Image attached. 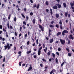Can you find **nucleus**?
<instances>
[{"label":"nucleus","mask_w":74,"mask_h":74,"mask_svg":"<svg viewBox=\"0 0 74 74\" xmlns=\"http://www.w3.org/2000/svg\"><path fill=\"white\" fill-rule=\"evenodd\" d=\"M5 47V49L6 50L8 48V49H10V45L8 43H7V45H5L4 46Z\"/></svg>","instance_id":"nucleus-1"},{"label":"nucleus","mask_w":74,"mask_h":74,"mask_svg":"<svg viewBox=\"0 0 74 74\" xmlns=\"http://www.w3.org/2000/svg\"><path fill=\"white\" fill-rule=\"evenodd\" d=\"M42 49V47H41L38 49V55L39 56L41 54V51Z\"/></svg>","instance_id":"nucleus-2"},{"label":"nucleus","mask_w":74,"mask_h":74,"mask_svg":"<svg viewBox=\"0 0 74 74\" xmlns=\"http://www.w3.org/2000/svg\"><path fill=\"white\" fill-rule=\"evenodd\" d=\"M40 7V4H38L37 5H37H36V4H34L33 5V8H36H36H37V9H38L39 8V7Z\"/></svg>","instance_id":"nucleus-3"},{"label":"nucleus","mask_w":74,"mask_h":74,"mask_svg":"<svg viewBox=\"0 0 74 74\" xmlns=\"http://www.w3.org/2000/svg\"><path fill=\"white\" fill-rule=\"evenodd\" d=\"M38 25L39 26V27L40 29H41V30L43 32L44 31V27H42L41 25H40L39 24H38Z\"/></svg>","instance_id":"nucleus-4"},{"label":"nucleus","mask_w":74,"mask_h":74,"mask_svg":"<svg viewBox=\"0 0 74 74\" xmlns=\"http://www.w3.org/2000/svg\"><path fill=\"white\" fill-rule=\"evenodd\" d=\"M60 40L62 44V45H64V44H65V40L61 39H60Z\"/></svg>","instance_id":"nucleus-5"},{"label":"nucleus","mask_w":74,"mask_h":74,"mask_svg":"<svg viewBox=\"0 0 74 74\" xmlns=\"http://www.w3.org/2000/svg\"><path fill=\"white\" fill-rule=\"evenodd\" d=\"M69 39H71L72 40L74 39V37H73V35L71 34L69 35Z\"/></svg>","instance_id":"nucleus-6"},{"label":"nucleus","mask_w":74,"mask_h":74,"mask_svg":"<svg viewBox=\"0 0 74 74\" xmlns=\"http://www.w3.org/2000/svg\"><path fill=\"white\" fill-rule=\"evenodd\" d=\"M53 42V38H52L49 40V43H52Z\"/></svg>","instance_id":"nucleus-7"},{"label":"nucleus","mask_w":74,"mask_h":74,"mask_svg":"<svg viewBox=\"0 0 74 74\" xmlns=\"http://www.w3.org/2000/svg\"><path fill=\"white\" fill-rule=\"evenodd\" d=\"M45 52V53H47V51H48V48L47 47H46L45 49H44L43 50Z\"/></svg>","instance_id":"nucleus-8"},{"label":"nucleus","mask_w":74,"mask_h":74,"mask_svg":"<svg viewBox=\"0 0 74 74\" xmlns=\"http://www.w3.org/2000/svg\"><path fill=\"white\" fill-rule=\"evenodd\" d=\"M55 69H53V70H52L50 73V74H52V73H54V72H55Z\"/></svg>","instance_id":"nucleus-9"},{"label":"nucleus","mask_w":74,"mask_h":74,"mask_svg":"<svg viewBox=\"0 0 74 74\" xmlns=\"http://www.w3.org/2000/svg\"><path fill=\"white\" fill-rule=\"evenodd\" d=\"M33 69V68H31L30 67H29V69H27L28 71H29Z\"/></svg>","instance_id":"nucleus-10"},{"label":"nucleus","mask_w":74,"mask_h":74,"mask_svg":"<svg viewBox=\"0 0 74 74\" xmlns=\"http://www.w3.org/2000/svg\"><path fill=\"white\" fill-rule=\"evenodd\" d=\"M63 32L64 33H69V32L67 31V30H65L63 31Z\"/></svg>","instance_id":"nucleus-11"},{"label":"nucleus","mask_w":74,"mask_h":74,"mask_svg":"<svg viewBox=\"0 0 74 74\" xmlns=\"http://www.w3.org/2000/svg\"><path fill=\"white\" fill-rule=\"evenodd\" d=\"M53 9H58V6L56 5L54 6H53Z\"/></svg>","instance_id":"nucleus-12"},{"label":"nucleus","mask_w":74,"mask_h":74,"mask_svg":"<svg viewBox=\"0 0 74 74\" xmlns=\"http://www.w3.org/2000/svg\"><path fill=\"white\" fill-rule=\"evenodd\" d=\"M63 5L64 7L65 8H66L67 7V5H66V3H63Z\"/></svg>","instance_id":"nucleus-13"},{"label":"nucleus","mask_w":74,"mask_h":74,"mask_svg":"<svg viewBox=\"0 0 74 74\" xmlns=\"http://www.w3.org/2000/svg\"><path fill=\"white\" fill-rule=\"evenodd\" d=\"M57 5L58 7V8H61V5H60L59 4H58Z\"/></svg>","instance_id":"nucleus-14"},{"label":"nucleus","mask_w":74,"mask_h":74,"mask_svg":"<svg viewBox=\"0 0 74 74\" xmlns=\"http://www.w3.org/2000/svg\"><path fill=\"white\" fill-rule=\"evenodd\" d=\"M70 5H71V7H74V2H73V3H72V2H71Z\"/></svg>","instance_id":"nucleus-15"},{"label":"nucleus","mask_w":74,"mask_h":74,"mask_svg":"<svg viewBox=\"0 0 74 74\" xmlns=\"http://www.w3.org/2000/svg\"><path fill=\"white\" fill-rule=\"evenodd\" d=\"M32 22L34 24L36 23V19H33L32 20Z\"/></svg>","instance_id":"nucleus-16"},{"label":"nucleus","mask_w":74,"mask_h":74,"mask_svg":"<svg viewBox=\"0 0 74 74\" xmlns=\"http://www.w3.org/2000/svg\"><path fill=\"white\" fill-rule=\"evenodd\" d=\"M67 15H68V12H65V17H67Z\"/></svg>","instance_id":"nucleus-17"},{"label":"nucleus","mask_w":74,"mask_h":74,"mask_svg":"<svg viewBox=\"0 0 74 74\" xmlns=\"http://www.w3.org/2000/svg\"><path fill=\"white\" fill-rule=\"evenodd\" d=\"M61 32H58L56 35L57 36H59V35H60V34H61Z\"/></svg>","instance_id":"nucleus-18"},{"label":"nucleus","mask_w":74,"mask_h":74,"mask_svg":"<svg viewBox=\"0 0 74 74\" xmlns=\"http://www.w3.org/2000/svg\"><path fill=\"white\" fill-rule=\"evenodd\" d=\"M56 18H58V17H59V15L58 14H56Z\"/></svg>","instance_id":"nucleus-19"},{"label":"nucleus","mask_w":74,"mask_h":74,"mask_svg":"<svg viewBox=\"0 0 74 74\" xmlns=\"http://www.w3.org/2000/svg\"><path fill=\"white\" fill-rule=\"evenodd\" d=\"M50 14L51 15H52L53 14V13L52 12V9H50Z\"/></svg>","instance_id":"nucleus-20"},{"label":"nucleus","mask_w":74,"mask_h":74,"mask_svg":"<svg viewBox=\"0 0 74 74\" xmlns=\"http://www.w3.org/2000/svg\"><path fill=\"white\" fill-rule=\"evenodd\" d=\"M31 53V51H27V54H29V53Z\"/></svg>","instance_id":"nucleus-21"},{"label":"nucleus","mask_w":74,"mask_h":74,"mask_svg":"<svg viewBox=\"0 0 74 74\" xmlns=\"http://www.w3.org/2000/svg\"><path fill=\"white\" fill-rule=\"evenodd\" d=\"M21 15L23 18H25V16L24 15V14H23V13L21 14Z\"/></svg>","instance_id":"nucleus-22"},{"label":"nucleus","mask_w":74,"mask_h":74,"mask_svg":"<svg viewBox=\"0 0 74 74\" xmlns=\"http://www.w3.org/2000/svg\"><path fill=\"white\" fill-rule=\"evenodd\" d=\"M50 54H51V51H49L47 53V55L48 56H49V55H50Z\"/></svg>","instance_id":"nucleus-23"},{"label":"nucleus","mask_w":74,"mask_h":74,"mask_svg":"<svg viewBox=\"0 0 74 74\" xmlns=\"http://www.w3.org/2000/svg\"><path fill=\"white\" fill-rule=\"evenodd\" d=\"M36 43L37 45L38 44V39H37L36 40Z\"/></svg>","instance_id":"nucleus-24"},{"label":"nucleus","mask_w":74,"mask_h":74,"mask_svg":"<svg viewBox=\"0 0 74 74\" xmlns=\"http://www.w3.org/2000/svg\"><path fill=\"white\" fill-rule=\"evenodd\" d=\"M64 64V62H63L61 65V66L62 67H63V66Z\"/></svg>","instance_id":"nucleus-25"},{"label":"nucleus","mask_w":74,"mask_h":74,"mask_svg":"<svg viewBox=\"0 0 74 74\" xmlns=\"http://www.w3.org/2000/svg\"><path fill=\"white\" fill-rule=\"evenodd\" d=\"M49 26L50 27H54V26L52 25H50Z\"/></svg>","instance_id":"nucleus-26"},{"label":"nucleus","mask_w":74,"mask_h":74,"mask_svg":"<svg viewBox=\"0 0 74 74\" xmlns=\"http://www.w3.org/2000/svg\"><path fill=\"white\" fill-rule=\"evenodd\" d=\"M56 62L57 63H58V59L57 58H56Z\"/></svg>","instance_id":"nucleus-27"},{"label":"nucleus","mask_w":74,"mask_h":74,"mask_svg":"<svg viewBox=\"0 0 74 74\" xmlns=\"http://www.w3.org/2000/svg\"><path fill=\"white\" fill-rule=\"evenodd\" d=\"M60 29L61 30H62V29H63V26L62 25H60Z\"/></svg>","instance_id":"nucleus-28"},{"label":"nucleus","mask_w":74,"mask_h":74,"mask_svg":"<svg viewBox=\"0 0 74 74\" xmlns=\"http://www.w3.org/2000/svg\"><path fill=\"white\" fill-rule=\"evenodd\" d=\"M68 55L69 56H71V53H68Z\"/></svg>","instance_id":"nucleus-29"},{"label":"nucleus","mask_w":74,"mask_h":74,"mask_svg":"<svg viewBox=\"0 0 74 74\" xmlns=\"http://www.w3.org/2000/svg\"><path fill=\"white\" fill-rule=\"evenodd\" d=\"M14 35H15V36L16 37L17 36V33H16V32H14Z\"/></svg>","instance_id":"nucleus-30"},{"label":"nucleus","mask_w":74,"mask_h":74,"mask_svg":"<svg viewBox=\"0 0 74 74\" xmlns=\"http://www.w3.org/2000/svg\"><path fill=\"white\" fill-rule=\"evenodd\" d=\"M23 25H26V22L25 21H23Z\"/></svg>","instance_id":"nucleus-31"},{"label":"nucleus","mask_w":74,"mask_h":74,"mask_svg":"<svg viewBox=\"0 0 74 74\" xmlns=\"http://www.w3.org/2000/svg\"><path fill=\"white\" fill-rule=\"evenodd\" d=\"M14 22H16V17H15L14 18Z\"/></svg>","instance_id":"nucleus-32"},{"label":"nucleus","mask_w":74,"mask_h":74,"mask_svg":"<svg viewBox=\"0 0 74 74\" xmlns=\"http://www.w3.org/2000/svg\"><path fill=\"white\" fill-rule=\"evenodd\" d=\"M3 30L4 32H7V30H5V29H4V28H3Z\"/></svg>","instance_id":"nucleus-33"},{"label":"nucleus","mask_w":74,"mask_h":74,"mask_svg":"<svg viewBox=\"0 0 74 74\" xmlns=\"http://www.w3.org/2000/svg\"><path fill=\"white\" fill-rule=\"evenodd\" d=\"M46 5H48L49 4H48V1H46Z\"/></svg>","instance_id":"nucleus-34"},{"label":"nucleus","mask_w":74,"mask_h":74,"mask_svg":"<svg viewBox=\"0 0 74 74\" xmlns=\"http://www.w3.org/2000/svg\"><path fill=\"white\" fill-rule=\"evenodd\" d=\"M11 17V14H9L8 17V19H10V17Z\"/></svg>","instance_id":"nucleus-35"},{"label":"nucleus","mask_w":74,"mask_h":74,"mask_svg":"<svg viewBox=\"0 0 74 74\" xmlns=\"http://www.w3.org/2000/svg\"><path fill=\"white\" fill-rule=\"evenodd\" d=\"M56 27L58 28H59V25H58L56 24Z\"/></svg>","instance_id":"nucleus-36"},{"label":"nucleus","mask_w":74,"mask_h":74,"mask_svg":"<svg viewBox=\"0 0 74 74\" xmlns=\"http://www.w3.org/2000/svg\"><path fill=\"white\" fill-rule=\"evenodd\" d=\"M52 55L53 58H55V54L52 53Z\"/></svg>","instance_id":"nucleus-37"},{"label":"nucleus","mask_w":74,"mask_h":74,"mask_svg":"<svg viewBox=\"0 0 74 74\" xmlns=\"http://www.w3.org/2000/svg\"><path fill=\"white\" fill-rule=\"evenodd\" d=\"M26 19H27V21H28V19H29V17L28 16H26Z\"/></svg>","instance_id":"nucleus-38"},{"label":"nucleus","mask_w":74,"mask_h":74,"mask_svg":"<svg viewBox=\"0 0 74 74\" xmlns=\"http://www.w3.org/2000/svg\"><path fill=\"white\" fill-rule=\"evenodd\" d=\"M22 52L21 51H19L18 52V54H20V55H22Z\"/></svg>","instance_id":"nucleus-39"},{"label":"nucleus","mask_w":74,"mask_h":74,"mask_svg":"<svg viewBox=\"0 0 74 74\" xmlns=\"http://www.w3.org/2000/svg\"><path fill=\"white\" fill-rule=\"evenodd\" d=\"M66 49L68 52H70V50H69V49L68 48H66Z\"/></svg>","instance_id":"nucleus-40"},{"label":"nucleus","mask_w":74,"mask_h":74,"mask_svg":"<svg viewBox=\"0 0 74 74\" xmlns=\"http://www.w3.org/2000/svg\"><path fill=\"white\" fill-rule=\"evenodd\" d=\"M8 27V29H10V27H9V23H7Z\"/></svg>","instance_id":"nucleus-41"},{"label":"nucleus","mask_w":74,"mask_h":74,"mask_svg":"<svg viewBox=\"0 0 74 74\" xmlns=\"http://www.w3.org/2000/svg\"><path fill=\"white\" fill-rule=\"evenodd\" d=\"M59 23L60 25H62V21H61V20L60 21Z\"/></svg>","instance_id":"nucleus-42"},{"label":"nucleus","mask_w":74,"mask_h":74,"mask_svg":"<svg viewBox=\"0 0 74 74\" xmlns=\"http://www.w3.org/2000/svg\"><path fill=\"white\" fill-rule=\"evenodd\" d=\"M29 43H30V42L29 41H28V42H27V45H29Z\"/></svg>","instance_id":"nucleus-43"},{"label":"nucleus","mask_w":74,"mask_h":74,"mask_svg":"<svg viewBox=\"0 0 74 74\" xmlns=\"http://www.w3.org/2000/svg\"><path fill=\"white\" fill-rule=\"evenodd\" d=\"M22 27H21L20 28V32H21L22 31Z\"/></svg>","instance_id":"nucleus-44"},{"label":"nucleus","mask_w":74,"mask_h":74,"mask_svg":"<svg viewBox=\"0 0 74 74\" xmlns=\"http://www.w3.org/2000/svg\"><path fill=\"white\" fill-rule=\"evenodd\" d=\"M24 36L25 38H26V37H27V34H26Z\"/></svg>","instance_id":"nucleus-45"},{"label":"nucleus","mask_w":74,"mask_h":74,"mask_svg":"<svg viewBox=\"0 0 74 74\" xmlns=\"http://www.w3.org/2000/svg\"><path fill=\"white\" fill-rule=\"evenodd\" d=\"M10 28L11 29H13L11 25H10Z\"/></svg>","instance_id":"nucleus-46"},{"label":"nucleus","mask_w":74,"mask_h":74,"mask_svg":"<svg viewBox=\"0 0 74 74\" xmlns=\"http://www.w3.org/2000/svg\"><path fill=\"white\" fill-rule=\"evenodd\" d=\"M58 51H61V49L60 48H58Z\"/></svg>","instance_id":"nucleus-47"},{"label":"nucleus","mask_w":74,"mask_h":74,"mask_svg":"<svg viewBox=\"0 0 74 74\" xmlns=\"http://www.w3.org/2000/svg\"><path fill=\"white\" fill-rule=\"evenodd\" d=\"M42 45L43 47V48H45V44H42Z\"/></svg>","instance_id":"nucleus-48"},{"label":"nucleus","mask_w":74,"mask_h":74,"mask_svg":"<svg viewBox=\"0 0 74 74\" xmlns=\"http://www.w3.org/2000/svg\"><path fill=\"white\" fill-rule=\"evenodd\" d=\"M3 28V26L2 25H0V29H2Z\"/></svg>","instance_id":"nucleus-49"},{"label":"nucleus","mask_w":74,"mask_h":74,"mask_svg":"<svg viewBox=\"0 0 74 74\" xmlns=\"http://www.w3.org/2000/svg\"><path fill=\"white\" fill-rule=\"evenodd\" d=\"M30 15L31 16H32V15H33V13L32 12H31L30 13Z\"/></svg>","instance_id":"nucleus-50"},{"label":"nucleus","mask_w":74,"mask_h":74,"mask_svg":"<svg viewBox=\"0 0 74 74\" xmlns=\"http://www.w3.org/2000/svg\"><path fill=\"white\" fill-rule=\"evenodd\" d=\"M21 63H22V61L19 62V65L20 66H21Z\"/></svg>","instance_id":"nucleus-51"},{"label":"nucleus","mask_w":74,"mask_h":74,"mask_svg":"<svg viewBox=\"0 0 74 74\" xmlns=\"http://www.w3.org/2000/svg\"><path fill=\"white\" fill-rule=\"evenodd\" d=\"M68 44H70V40H69L68 42Z\"/></svg>","instance_id":"nucleus-52"},{"label":"nucleus","mask_w":74,"mask_h":74,"mask_svg":"<svg viewBox=\"0 0 74 74\" xmlns=\"http://www.w3.org/2000/svg\"><path fill=\"white\" fill-rule=\"evenodd\" d=\"M46 11L47 12H49V10H48V9H46Z\"/></svg>","instance_id":"nucleus-53"},{"label":"nucleus","mask_w":74,"mask_h":74,"mask_svg":"<svg viewBox=\"0 0 74 74\" xmlns=\"http://www.w3.org/2000/svg\"><path fill=\"white\" fill-rule=\"evenodd\" d=\"M40 66L41 67H43V65H42V64H40Z\"/></svg>","instance_id":"nucleus-54"},{"label":"nucleus","mask_w":74,"mask_h":74,"mask_svg":"<svg viewBox=\"0 0 74 74\" xmlns=\"http://www.w3.org/2000/svg\"><path fill=\"white\" fill-rule=\"evenodd\" d=\"M64 32H63V31L62 32V36H64V35H65V34H64Z\"/></svg>","instance_id":"nucleus-55"},{"label":"nucleus","mask_w":74,"mask_h":74,"mask_svg":"<svg viewBox=\"0 0 74 74\" xmlns=\"http://www.w3.org/2000/svg\"><path fill=\"white\" fill-rule=\"evenodd\" d=\"M56 1H58V4L60 3V0H56Z\"/></svg>","instance_id":"nucleus-56"},{"label":"nucleus","mask_w":74,"mask_h":74,"mask_svg":"<svg viewBox=\"0 0 74 74\" xmlns=\"http://www.w3.org/2000/svg\"><path fill=\"white\" fill-rule=\"evenodd\" d=\"M26 65V64H23L22 65V67H23V66H25Z\"/></svg>","instance_id":"nucleus-57"},{"label":"nucleus","mask_w":74,"mask_h":74,"mask_svg":"<svg viewBox=\"0 0 74 74\" xmlns=\"http://www.w3.org/2000/svg\"><path fill=\"white\" fill-rule=\"evenodd\" d=\"M56 53L57 54V55H58V56H59V52H57Z\"/></svg>","instance_id":"nucleus-58"},{"label":"nucleus","mask_w":74,"mask_h":74,"mask_svg":"<svg viewBox=\"0 0 74 74\" xmlns=\"http://www.w3.org/2000/svg\"><path fill=\"white\" fill-rule=\"evenodd\" d=\"M34 58H37V56L36 55H34Z\"/></svg>","instance_id":"nucleus-59"},{"label":"nucleus","mask_w":74,"mask_h":74,"mask_svg":"<svg viewBox=\"0 0 74 74\" xmlns=\"http://www.w3.org/2000/svg\"><path fill=\"white\" fill-rule=\"evenodd\" d=\"M53 23H54V22L53 21H52L51 22V24H53Z\"/></svg>","instance_id":"nucleus-60"},{"label":"nucleus","mask_w":74,"mask_h":74,"mask_svg":"<svg viewBox=\"0 0 74 74\" xmlns=\"http://www.w3.org/2000/svg\"><path fill=\"white\" fill-rule=\"evenodd\" d=\"M68 18H70V14H69L68 15Z\"/></svg>","instance_id":"nucleus-61"},{"label":"nucleus","mask_w":74,"mask_h":74,"mask_svg":"<svg viewBox=\"0 0 74 74\" xmlns=\"http://www.w3.org/2000/svg\"><path fill=\"white\" fill-rule=\"evenodd\" d=\"M52 31V30L51 29H49V33H51V31Z\"/></svg>","instance_id":"nucleus-62"},{"label":"nucleus","mask_w":74,"mask_h":74,"mask_svg":"<svg viewBox=\"0 0 74 74\" xmlns=\"http://www.w3.org/2000/svg\"><path fill=\"white\" fill-rule=\"evenodd\" d=\"M30 1L31 2V3H33V0H30Z\"/></svg>","instance_id":"nucleus-63"},{"label":"nucleus","mask_w":74,"mask_h":74,"mask_svg":"<svg viewBox=\"0 0 74 74\" xmlns=\"http://www.w3.org/2000/svg\"><path fill=\"white\" fill-rule=\"evenodd\" d=\"M21 36H22V34H21V33L19 35V36L21 37Z\"/></svg>","instance_id":"nucleus-64"}]
</instances>
